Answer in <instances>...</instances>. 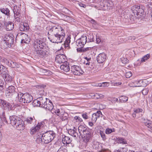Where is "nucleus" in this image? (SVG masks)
Segmentation results:
<instances>
[{"label": "nucleus", "instance_id": "f3484780", "mask_svg": "<svg viewBox=\"0 0 152 152\" xmlns=\"http://www.w3.org/2000/svg\"><path fill=\"white\" fill-rule=\"evenodd\" d=\"M21 35L22 37L21 39V43L24 42L28 43L30 42V39L28 37L27 35L23 33H22Z\"/></svg>", "mask_w": 152, "mask_h": 152}, {"label": "nucleus", "instance_id": "ddd939ff", "mask_svg": "<svg viewBox=\"0 0 152 152\" xmlns=\"http://www.w3.org/2000/svg\"><path fill=\"white\" fill-rule=\"evenodd\" d=\"M45 123L41 122L38 123L37 125L34 128L32 129L31 131V133L32 134H34L36 132L39 130V129L42 128L44 125Z\"/></svg>", "mask_w": 152, "mask_h": 152}, {"label": "nucleus", "instance_id": "9d476101", "mask_svg": "<svg viewBox=\"0 0 152 152\" xmlns=\"http://www.w3.org/2000/svg\"><path fill=\"white\" fill-rule=\"evenodd\" d=\"M66 57L63 54H58L56 56L55 61L56 62L59 64L63 63V64L67 62L66 61Z\"/></svg>", "mask_w": 152, "mask_h": 152}, {"label": "nucleus", "instance_id": "58836bf2", "mask_svg": "<svg viewBox=\"0 0 152 152\" xmlns=\"http://www.w3.org/2000/svg\"><path fill=\"white\" fill-rule=\"evenodd\" d=\"M128 100V98L126 96H122L120 97L119 101L121 103L126 102Z\"/></svg>", "mask_w": 152, "mask_h": 152}, {"label": "nucleus", "instance_id": "e2e57ef3", "mask_svg": "<svg viewBox=\"0 0 152 152\" xmlns=\"http://www.w3.org/2000/svg\"><path fill=\"white\" fill-rule=\"evenodd\" d=\"M122 134L124 136H126L128 134V133L126 130H124L122 132Z\"/></svg>", "mask_w": 152, "mask_h": 152}, {"label": "nucleus", "instance_id": "0e129e2a", "mask_svg": "<svg viewBox=\"0 0 152 152\" xmlns=\"http://www.w3.org/2000/svg\"><path fill=\"white\" fill-rule=\"evenodd\" d=\"M100 146L102 147V149L101 150L99 151V152H105L106 151V149L102 148V145H100Z\"/></svg>", "mask_w": 152, "mask_h": 152}, {"label": "nucleus", "instance_id": "bb28decb", "mask_svg": "<svg viewBox=\"0 0 152 152\" xmlns=\"http://www.w3.org/2000/svg\"><path fill=\"white\" fill-rule=\"evenodd\" d=\"M87 127L84 125H80L78 127V130L81 135H83L85 133V131L87 129Z\"/></svg>", "mask_w": 152, "mask_h": 152}, {"label": "nucleus", "instance_id": "052dcab7", "mask_svg": "<svg viewBox=\"0 0 152 152\" xmlns=\"http://www.w3.org/2000/svg\"><path fill=\"white\" fill-rule=\"evenodd\" d=\"M111 101L113 103H115L116 102H118V98H112Z\"/></svg>", "mask_w": 152, "mask_h": 152}, {"label": "nucleus", "instance_id": "393cba45", "mask_svg": "<svg viewBox=\"0 0 152 152\" xmlns=\"http://www.w3.org/2000/svg\"><path fill=\"white\" fill-rule=\"evenodd\" d=\"M72 139L68 136H64V137H63L62 142L64 144H68L71 142Z\"/></svg>", "mask_w": 152, "mask_h": 152}, {"label": "nucleus", "instance_id": "c03bdc74", "mask_svg": "<svg viewBox=\"0 0 152 152\" xmlns=\"http://www.w3.org/2000/svg\"><path fill=\"white\" fill-rule=\"evenodd\" d=\"M85 59L86 60L84 61V63L86 64V65H89L91 63V58H88L87 57H86L85 58Z\"/></svg>", "mask_w": 152, "mask_h": 152}, {"label": "nucleus", "instance_id": "0eeeda50", "mask_svg": "<svg viewBox=\"0 0 152 152\" xmlns=\"http://www.w3.org/2000/svg\"><path fill=\"white\" fill-rule=\"evenodd\" d=\"M87 41V37L86 36H82L80 39H78L76 42L77 46L80 48H83Z\"/></svg>", "mask_w": 152, "mask_h": 152}, {"label": "nucleus", "instance_id": "f704fd0d", "mask_svg": "<svg viewBox=\"0 0 152 152\" xmlns=\"http://www.w3.org/2000/svg\"><path fill=\"white\" fill-rule=\"evenodd\" d=\"M71 37L69 36H68L66 39L64 43V45L65 47H68V49L69 48V46L70 42Z\"/></svg>", "mask_w": 152, "mask_h": 152}, {"label": "nucleus", "instance_id": "a18cd8bd", "mask_svg": "<svg viewBox=\"0 0 152 152\" xmlns=\"http://www.w3.org/2000/svg\"><path fill=\"white\" fill-rule=\"evenodd\" d=\"M114 129L107 128L105 130V133L106 134H109L114 132Z\"/></svg>", "mask_w": 152, "mask_h": 152}, {"label": "nucleus", "instance_id": "412c9836", "mask_svg": "<svg viewBox=\"0 0 152 152\" xmlns=\"http://www.w3.org/2000/svg\"><path fill=\"white\" fill-rule=\"evenodd\" d=\"M69 65L68 63L67 62H66L60 66V69L64 71L67 72L69 71L70 69Z\"/></svg>", "mask_w": 152, "mask_h": 152}, {"label": "nucleus", "instance_id": "a19ab883", "mask_svg": "<svg viewBox=\"0 0 152 152\" xmlns=\"http://www.w3.org/2000/svg\"><path fill=\"white\" fill-rule=\"evenodd\" d=\"M62 17H63L64 18L66 19V20L69 22L72 21V20H73L74 19L73 18L70 16H68L63 14L62 15Z\"/></svg>", "mask_w": 152, "mask_h": 152}, {"label": "nucleus", "instance_id": "a211bd4d", "mask_svg": "<svg viewBox=\"0 0 152 152\" xmlns=\"http://www.w3.org/2000/svg\"><path fill=\"white\" fill-rule=\"evenodd\" d=\"M20 118V117L15 115L10 116V124L12 126H14Z\"/></svg>", "mask_w": 152, "mask_h": 152}, {"label": "nucleus", "instance_id": "6e6d98bb", "mask_svg": "<svg viewBox=\"0 0 152 152\" xmlns=\"http://www.w3.org/2000/svg\"><path fill=\"white\" fill-rule=\"evenodd\" d=\"M7 64L10 67V65L11 64H12L14 62L13 61L10 60H7L6 61Z\"/></svg>", "mask_w": 152, "mask_h": 152}, {"label": "nucleus", "instance_id": "4c0bfd02", "mask_svg": "<svg viewBox=\"0 0 152 152\" xmlns=\"http://www.w3.org/2000/svg\"><path fill=\"white\" fill-rule=\"evenodd\" d=\"M13 105L12 103H10L7 102L5 103V106L7 107L9 110H10L13 109Z\"/></svg>", "mask_w": 152, "mask_h": 152}, {"label": "nucleus", "instance_id": "774afa93", "mask_svg": "<svg viewBox=\"0 0 152 152\" xmlns=\"http://www.w3.org/2000/svg\"><path fill=\"white\" fill-rule=\"evenodd\" d=\"M79 6L80 7H83L84 8H86V5H85L84 4H82V3H80L79 4Z\"/></svg>", "mask_w": 152, "mask_h": 152}, {"label": "nucleus", "instance_id": "dca6fc26", "mask_svg": "<svg viewBox=\"0 0 152 152\" xmlns=\"http://www.w3.org/2000/svg\"><path fill=\"white\" fill-rule=\"evenodd\" d=\"M145 80H139L135 81L133 82L134 84L133 87H144L146 85L144 84Z\"/></svg>", "mask_w": 152, "mask_h": 152}, {"label": "nucleus", "instance_id": "8fccbe9b", "mask_svg": "<svg viewBox=\"0 0 152 152\" xmlns=\"http://www.w3.org/2000/svg\"><path fill=\"white\" fill-rule=\"evenodd\" d=\"M94 95L97 99L102 98L104 97V96L102 94L98 93L95 94Z\"/></svg>", "mask_w": 152, "mask_h": 152}, {"label": "nucleus", "instance_id": "9b49d317", "mask_svg": "<svg viewBox=\"0 0 152 152\" xmlns=\"http://www.w3.org/2000/svg\"><path fill=\"white\" fill-rule=\"evenodd\" d=\"M92 131L91 129L88 128L85 132V133L83 134V135H84L85 140L86 142H88L91 139Z\"/></svg>", "mask_w": 152, "mask_h": 152}, {"label": "nucleus", "instance_id": "7c9ffc66", "mask_svg": "<svg viewBox=\"0 0 152 152\" xmlns=\"http://www.w3.org/2000/svg\"><path fill=\"white\" fill-rule=\"evenodd\" d=\"M0 10L3 13L5 14L8 17L10 16V10L7 8L0 9Z\"/></svg>", "mask_w": 152, "mask_h": 152}, {"label": "nucleus", "instance_id": "5fc2aeb1", "mask_svg": "<svg viewBox=\"0 0 152 152\" xmlns=\"http://www.w3.org/2000/svg\"><path fill=\"white\" fill-rule=\"evenodd\" d=\"M74 119L76 120V121L81 122L83 121L82 119L78 116H76L74 117Z\"/></svg>", "mask_w": 152, "mask_h": 152}, {"label": "nucleus", "instance_id": "6ab92c4d", "mask_svg": "<svg viewBox=\"0 0 152 152\" xmlns=\"http://www.w3.org/2000/svg\"><path fill=\"white\" fill-rule=\"evenodd\" d=\"M142 120L145 125L149 129V130L150 131H152V122L151 121L146 120L145 118H142Z\"/></svg>", "mask_w": 152, "mask_h": 152}, {"label": "nucleus", "instance_id": "5701e85b", "mask_svg": "<svg viewBox=\"0 0 152 152\" xmlns=\"http://www.w3.org/2000/svg\"><path fill=\"white\" fill-rule=\"evenodd\" d=\"M29 29V26L26 23H21L19 27L20 30L21 31H25Z\"/></svg>", "mask_w": 152, "mask_h": 152}, {"label": "nucleus", "instance_id": "13d9d810", "mask_svg": "<svg viewBox=\"0 0 152 152\" xmlns=\"http://www.w3.org/2000/svg\"><path fill=\"white\" fill-rule=\"evenodd\" d=\"M126 77L127 78L130 77L132 76V73L131 72H126Z\"/></svg>", "mask_w": 152, "mask_h": 152}, {"label": "nucleus", "instance_id": "f8f14e48", "mask_svg": "<svg viewBox=\"0 0 152 152\" xmlns=\"http://www.w3.org/2000/svg\"><path fill=\"white\" fill-rule=\"evenodd\" d=\"M106 58V55L102 53L98 55L96 57V60L99 63H102L105 61Z\"/></svg>", "mask_w": 152, "mask_h": 152}, {"label": "nucleus", "instance_id": "2eb2a0df", "mask_svg": "<svg viewBox=\"0 0 152 152\" xmlns=\"http://www.w3.org/2000/svg\"><path fill=\"white\" fill-rule=\"evenodd\" d=\"M39 102L40 107L44 108L47 102L49 101V99L45 98V96H41L39 97Z\"/></svg>", "mask_w": 152, "mask_h": 152}, {"label": "nucleus", "instance_id": "37998d69", "mask_svg": "<svg viewBox=\"0 0 152 152\" xmlns=\"http://www.w3.org/2000/svg\"><path fill=\"white\" fill-rule=\"evenodd\" d=\"M34 117H28L26 119V121L28 124H31L34 120Z\"/></svg>", "mask_w": 152, "mask_h": 152}, {"label": "nucleus", "instance_id": "c756f323", "mask_svg": "<svg viewBox=\"0 0 152 152\" xmlns=\"http://www.w3.org/2000/svg\"><path fill=\"white\" fill-rule=\"evenodd\" d=\"M13 11L15 15H20V9L16 5H15L14 6Z\"/></svg>", "mask_w": 152, "mask_h": 152}, {"label": "nucleus", "instance_id": "864d4df0", "mask_svg": "<svg viewBox=\"0 0 152 152\" xmlns=\"http://www.w3.org/2000/svg\"><path fill=\"white\" fill-rule=\"evenodd\" d=\"M39 99V97L36 100H35L33 101L34 103L35 104V105H36L37 106H39L40 105H39V102L38 100Z\"/></svg>", "mask_w": 152, "mask_h": 152}, {"label": "nucleus", "instance_id": "ea45409f", "mask_svg": "<svg viewBox=\"0 0 152 152\" xmlns=\"http://www.w3.org/2000/svg\"><path fill=\"white\" fill-rule=\"evenodd\" d=\"M91 49L90 48H80L77 49V52H84L88 50H89Z\"/></svg>", "mask_w": 152, "mask_h": 152}, {"label": "nucleus", "instance_id": "f257e3e1", "mask_svg": "<svg viewBox=\"0 0 152 152\" xmlns=\"http://www.w3.org/2000/svg\"><path fill=\"white\" fill-rule=\"evenodd\" d=\"M48 34L50 35V41L57 43L62 42L65 35L63 28L59 26L52 27L48 31Z\"/></svg>", "mask_w": 152, "mask_h": 152}, {"label": "nucleus", "instance_id": "cd10ccee", "mask_svg": "<svg viewBox=\"0 0 152 152\" xmlns=\"http://www.w3.org/2000/svg\"><path fill=\"white\" fill-rule=\"evenodd\" d=\"M76 129H75V127L74 129H70L68 131V133L71 136L76 137L78 135V134L76 132Z\"/></svg>", "mask_w": 152, "mask_h": 152}, {"label": "nucleus", "instance_id": "603ef678", "mask_svg": "<svg viewBox=\"0 0 152 152\" xmlns=\"http://www.w3.org/2000/svg\"><path fill=\"white\" fill-rule=\"evenodd\" d=\"M63 112L64 111L62 109H58L55 110V113L57 115L60 116L61 115V113Z\"/></svg>", "mask_w": 152, "mask_h": 152}, {"label": "nucleus", "instance_id": "4468645a", "mask_svg": "<svg viewBox=\"0 0 152 152\" xmlns=\"http://www.w3.org/2000/svg\"><path fill=\"white\" fill-rule=\"evenodd\" d=\"M102 117L103 115L101 112L100 111H97L96 113H94L92 115L91 121L92 122L95 123L98 118Z\"/></svg>", "mask_w": 152, "mask_h": 152}, {"label": "nucleus", "instance_id": "6e6552de", "mask_svg": "<svg viewBox=\"0 0 152 152\" xmlns=\"http://www.w3.org/2000/svg\"><path fill=\"white\" fill-rule=\"evenodd\" d=\"M71 70L74 74L77 75H82L83 71L79 66L74 65L71 67Z\"/></svg>", "mask_w": 152, "mask_h": 152}, {"label": "nucleus", "instance_id": "20e7f679", "mask_svg": "<svg viewBox=\"0 0 152 152\" xmlns=\"http://www.w3.org/2000/svg\"><path fill=\"white\" fill-rule=\"evenodd\" d=\"M13 42L14 38L12 35L10 33H7L3 36L1 46L2 48L5 49L11 47Z\"/></svg>", "mask_w": 152, "mask_h": 152}, {"label": "nucleus", "instance_id": "09e8293b", "mask_svg": "<svg viewBox=\"0 0 152 152\" xmlns=\"http://www.w3.org/2000/svg\"><path fill=\"white\" fill-rule=\"evenodd\" d=\"M19 66V64L14 62L12 64H11L10 65V67L13 68H18L20 67Z\"/></svg>", "mask_w": 152, "mask_h": 152}, {"label": "nucleus", "instance_id": "c85d7f7f", "mask_svg": "<svg viewBox=\"0 0 152 152\" xmlns=\"http://www.w3.org/2000/svg\"><path fill=\"white\" fill-rule=\"evenodd\" d=\"M115 139L116 140L117 142L118 143H122L123 144H127L126 141L124 138L121 137H116Z\"/></svg>", "mask_w": 152, "mask_h": 152}, {"label": "nucleus", "instance_id": "7ed1b4c3", "mask_svg": "<svg viewBox=\"0 0 152 152\" xmlns=\"http://www.w3.org/2000/svg\"><path fill=\"white\" fill-rule=\"evenodd\" d=\"M33 98L32 96L28 93L23 94L20 92L17 93L16 101L20 104L30 102Z\"/></svg>", "mask_w": 152, "mask_h": 152}, {"label": "nucleus", "instance_id": "69168bd1", "mask_svg": "<svg viewBox=\"0 0 152 152\" xmlns=\"http://www.w3.org/2000/svg\"><path fill=\"white\" fill-rule=\"evenodd\" d=\"M6 101H4V100H1L0 103L2 105L4 106H5V103H6Z\"/></svg>", "mask_w": 152, "mask_h": 152}, {"label": "nucleus", "instance_id": "4d7b16f0", "mask_svg": "<svg viewBox=\"0 0 152 152\" xmlns=\"http://www.w3.org/2000/svg\"><path fill=\"white\" fill-rule=\"evenodd\" d=\"M134 111L137 113H140L142 112V110L141 108H138L134 109Z\"/></svg>", "mask_w": 152, "mask_h": 152}, {"label": "nucleus", "instance_id": "b1692460", "mask_svg": "<svg viewBox=\"0 0 152 152\" xmlns=\"http://www.w3.org/2000/svg\"><path fill=\"white\" fill-rule=\"evenodd\" d=\"M135 10L137 12V15L143 14L144 12L143 10L140 5H135L134 7Z\"/></svg>", "mask_w": 152, "mask_h": 152}, {"label": "nucleus", "instance_id": "e433bc0d", "mask_svg": "<svg viewBox=\"0 0 152 152\" xmlns=\"http://www.w3.org/2000/svg\"><path fill=\"white\" fill-rule=\"evenodd\" d=\"M14 20L15 21V23H16L18 24L20 22H21L22 20L21 19V18L20 17L19 15H14Z\"/></svg>", "mask_w": 152, "mask_h": 152}, {"label": "nucleus", "instance_id": "aec40b11", "mask_svg": "<svg viewBox=\"0 0 152 152\" xmlns=\"http://www.w3.org/2000/svg\"><path fill=\"white\" fill-rule=\"evenodd\" d=\"M4 25L7 31L12 30L14 28V23L10 21L5 22Z\"/></svg>", "mask_w": 152, "mask_h": 152}, {"label": "nucleus", "instance_id": "72a5a7b5", "mask_svg": "<svg viewBox=\"0 0 152 152\" xmlns=\"http://www.w3.org/2000/svg\"><path fill=\"white\" fill-rule=\"evenodd\" d=\"M61 115L60 116L61 119L62 120H65L67 119L68 114L65 113L64 111L61 113Z\"/></svg>", "mask_w": 152, "mask_h": 152}, {"label": "nucleus", "instance_id": "f03ea898", "mask_svg": "<svg viewBox=\"0 0 152 152\" xmlns=\"http://www.w3.org/2000/svg\"><path fill=\"white\" fill-rule=\"evenodd\" d=\"M33 47L35 51V53L37 56L42 57L48 55L45 44L42 39H35L33 43Z\"/></svg>", "mask_w": 152, "mask_h": 152}, {"label": "nucleus", "instance_id": "c9c22d12", "mask_svg": "<svg viewBox=\"0 0 152 152\" xmlns=\"http://www.w3.org/2000/svg\"><path fill=\"white\" fill-rule=\"evenodd\" d=\"M150 57V54H147L143 56L141 58V62H145Z\"/></svg>", "mask_w": 152, "mask_h": 152}, {"label": "nucleus", "instance_id": "a878e982", "mask_svg": "<svg viewBox=\"0 0 152 152\" xmlns=\"http://www.w3.org/2000/svg\"><path fill=\"white\" fill-rule=\"evenodd\" d=\"M53 106L52 102L49 99V101L47 102L44 108L49 110H51L53 108Z\"/></svg>", "mask_w": 152, "mask_h": 152}, {"label": "nucleus", "instance_id": "39448f33", "mask_svg": "<svg viewBox=\"0 0 152 152\" xmlns=\"http://www.w3.org/2000/svg\"><path fill=\"white\" fill-rule=\"evenodd\" d=\"M43 140L44 143L48 144L52 141L55 136V134L53 131H49L42 134Z\"/></svg>", "mask_w": 152, "mask_h": 152}, {"label": "nucleus", "instance_id": "338daca9", "mask_svg": "<svg viewBox=\"0 0 152 152\" xmlns=\"http://www.w3.org/2000/svg\"><path fill=\"white\" fill-rule=\"evenodd\" d=\"M96 42L97 43H99L101 41V39L99 38H96Z\"/></svg>", "mask_w": 152, "mask_h": 152}, {"label": "nucleus", "instance_id": "79ce46f5", "mask_svg": "<svg viewBox=\"0 0 152 152\" xmlns=\"http://www.w3.org/2000/svg\"><path fill=\"white\" fill-rule=\"evenodd\" d=\"M67 150L66 146H61L57 152H67Z\"/></svg>", "mask_w": 152, "mask_h": 152}, {"label": "nucleus", "instance_id": "1a4fd4ad", "mask_svg": "<svg viewBox=\"0 0 152 152\" xmlns=\"http://www.w3.org/2000/svg\"><path fill=\"white\" fill-rule=\"evenodd\" d=\"M13 126L16 128L18 130H21L24 129V123L23 120L20 118Z\"/></svg>", "mask_w": 152, "mask_h": 152}, {"label": "nucleus", "instance_id": "3c124183", "mask_svg": "<svg viewBox=\"0 0 152 152\" xmlns=\"http://www.w3.org/2000/svg\"><path fill=\"white\" fill-rule=\"evenodd\" d=\"M109 86V84L107 82H103L102 84H99L98 86L99 87H108Z\"/></svg>", "mask_w": 152, "mask_h": 152}, {"label": "nucleus", "instance_id": "de8ad7c7", "mask_svg": "<svg viewBox=\"0 0 152 152\" xmlns=\"http://www.w3.org/2000/svg\"><path fill=\"white\" fill-rule=\"evenodd\" d=\"M4 83L2 80L0 79V92L2 91L4 88Z\"/></svg>", "mask_w": 152, "mask_h": 152}, {"label": "nucleus", "instance_id": "2f4dec72", "mask_svg": "<svg viewBox=\"0 0 152 152\" xmlns=\"http://www.w3.org/2000/svg\"><path fill=\"white\" fill-rule=\"evenodd\" d=\"M37 135V138L36 140L37 142L38 143H40L42 142H43V136L42 134L40 133H38Z\"/></svg>", "mask_w": 152, "mask_h": 152}, {"label": "nucleus", "instance_id": "bf43d9fd", "mask_svg": "<svg viewBox=\"0 0 152 152\" xmlns=\"http://www.w3.org/2000/svg\"><path fill=\"white\" fill-rule=\"evenodd\" d=\"M148 92V90L147 89H143L142 91V93L143 94L146 95L147 94Z\"/></svg>", "mask_w": 152, "mask_h": 152}, {"label": "nucleus", "instance_id": "423d86ee", "mask_svg": "<svg viewBox=\"0 0 152 152\" xmlns=\"http://www.w3.org/2000/svg\"><path fill=\"white\" fill-rule=\"evenodd\" d=\"M15 93H16L15 88L14 86L12 85L9 86L5 91L6 96L8 98L11 97Z\"/></svg>", "mask_w": 152, "mask_h": 152}, {"label": "nucleus", "instance_id": "680f3d73", "mask_svg": "<svg viewBox=\"0 0 152 152\" xmlns=\"http://www.w3.org/2000/svg\"><path fill=\"white\" fill-rule=\"evenodd\" d=\"M82 116L83 118L85 119H87L88 118V116L87 115L86 113L83 114L82 115Z\"/></svg>", "mask_w": 152, "mask_h": 152}, {"label": "nucleus", "instance_id": "49530a36", "mask_svg": "<svg viewBox=\"0 0 152 152\" xmlns=\"http://www.w3.org/2000/svg\"><path fill=\"white\" fill-rule=\"evenodd\" d=\"M100 134L102 138V140L104 141H105L106 139V138L104 133L103 132L100 131Z\"/></svg>", "mask_w": 152, "mask_h": 152}, {"label": "nucleus", "instance_id": "473e14b6", "mask_svg": "<svg viewBox=\"0 0 152 152\" xmlns=\"http://www.w3.org/2000/svg\"><path fill=\"white\" fill-rule=\"evenodd\" d=\"M7 71V68L2 65L0 64V74H3Z\"/></svg>", "mask_w": 152, "mask_h": 152}, {"label": "nucleus", "instance_id": "4be33fe9", "mask_svg": "<svg viewBox=\"0 0 152 152\" xmlns=\"http://www.w3.org/2000/svg\"><path fill=\"white\" fill-rule=\"evenodd\" d=\"M3 78L5 81L8 82H11L13 78V77L10 76V75L7 72L3 74Z\"/></svg>", "mask_w": 152, "mask_h": 152}]
</instances>
